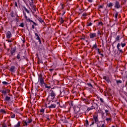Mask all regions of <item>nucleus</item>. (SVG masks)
I'll use <instances>...</instances> for the list:
<instances>
[{"instance_id": "09e8293b", "label": "nucleus", "mask_w": 127, "mask_h": 127, "mask_svg": "<svg viewBox=\"0 0 127 127\" xmlns=\"http://www.w3.org/2000/svg\"><path fill=\"white\" fill-rule=\"evenodd\" d=\"M100 101L101 103H104V100L103 98H100Z\"/></svg>"}, {"instance_id": "c03bdc74", "label": "nucleus", "mask_w": 127, "mask_h": 127, "mask_svg": "<svg viewBox=\"0 0 127 127\" xmlns=\"http://www.w3.org/2000/svg\"><path fill=\"white\" fill-rule=\"evenodd\" d=\"M61 23H64V19L63 18H61Z\"/></svg>"}, {"instance_id": "bb28decb", "label": "nucleus", "mask_w": 127, "mask_h": 127, "mask_svg": "<svg viewBox=\"0 0 127 127\" xmlns=\"http://www.w3.org/2000/svg\"><path fill=\"white\" fill-rule=\"evenodd\" d=\"M32 120L31 119H28V120H27V124H30L31 123H32Z\"/></svg>"}, {"instance_id": "338daca9", "label": "nucleus", "mask_w": 127, "mask_h": 127, "mask_svg": "<svg viewBox=\"0 0 127 127\" xmlns=\"http://www.w3.org/2000/svg\"><path fill=\"white\" fill-rule=\"evenodd\" d=\"M125 86H126V87H127V81H126V83L125 84Z\"/></svg>"}, {"instance_id": "864d4df0", "label": "nucleus", "mask_w": 127, "mask_h": 127, "mask_svg": "<svg viewBox=\"0 0 127 127\" xmlns=\"http://www.w3.org/2000/svg\"><path fill=\"white\" fill-rule=\"evenodd\" d=\"M90 108L92 109V110L95 109V107L94 106H92Z\"/></svg>"}, {"instance_id": "f03ea898", "label": "nucleus", "mask_w": 127, "mask_h": 127, "mask_svg": "<svg viewBox=\"0 0 127 127\" xmlns=\"http://www.w3.org/2000/svg\"><path fill=\"white\" fill-rule=\"evenodd\" d=\"M121 45L122 47L124 48L125 47V46H126V45H127V44H126V43H121V44L118 43L117 45L118 50H119L120 53H123V50L121 49L120 48Z\"/></svg>"}, {"instance_id": "f8f14e48", "label": "nucleus", "mask_w": 127, "mask_h": 127, "mask_svg": "<svg viewBox=\"0 0 127 127\" xmlns=\"http://www.w3.org/2000/svg\"><path fill=\"white\" fill-rule=\"evenodd\" d=\"M49 109H55L56 108V104H51L50 106H48Z\"/></svg>"}, {"instance_id": "6ab92c4d", "label": "nucleus", "mask_w": 127, "mask_h": 127, "mask_svg": "<svg viewBox=\"0 0 127 127\" xmlns=\"http://www.w3.org/2000/svg\"><path fill=\"white\" fill-rule=\"evenodd\" d=\"M10 100V97L6 96L4 99V101H7V102H9Z\"/></svg>"}, {"instance_id": "0e129e2a", "label": "nucleus", "mask_w": 127, "mask_h": 127, "mask_svg": "<svg viewBox=\"0 0 127 127\" xmlns=\"http://www.w3.org/2000/svg\"><path fill=\"white\" fill-rule=\"evenodd\" d=\"M109 112V111L108 110H105V113H106V114Z\"/></svg>"}, {"instance_id": "79ce46f5", "label": "nucleus", "mask_w": 127, "mask_h": 127, "mask_svg": "<svg viewBox=\"0 0 127 127\" xmlns=\"http://www.w3.org/2000/svg\"><path fill=\"white\" fill-rule=\"evenodd\" d=\"M2 127H7V126H6V124H5V123H3L2 124Z\"/></svg>"}, {"instance_id": "5701e85b", "label": "nucleus", "mask_w": 127, "mask_h": 127, "mask_svg": "<svg viewBox=\"0 0 127 127\" xmlns=\"http://www.w3.org/2000/svg\"><path fill=\"white\" fill-rule=\"evenodd\" d=\"M49 117H50V116L49 115H45V118L46 119V121H50V118H49Z\"/></svg>"}, {"instance_id": "dca6fc26", "label": "nucleus", "mask_w": 127, "mask_h": 127, "mask_svg": "<svg viewBox=\"0 0 127 127\" xmlns=\"http://www.w3.org/2000/svg\"><path fill=\"white\" fill-rule=\"evenodd\" d=\"M118 15H119V13L116 12V13L114 15V17L115 18V21H117L118 20Z\"/></svg>"}, {"instance_id": "bf43d9fd", "label": "nucleus", "mask_w": 127, "mask_h": 127, "mask_svg": "<svg viewBox=\"0 0 127 127\" xmlns=\"http://www.w3.org/2000/svg\"><path fill=\"white\" fill-rule=\"evenodd\" d=\"M100 8H103V6L102 5H100L99 6V9H100Z\"/></svg>"}, {"instance_id": "39448f33", "label": "nucleus", "mask_w": 127, "mask_h": 127, "mask_svg": "<svg viewBox=\"0 0 127 127\" xmlns=\"http://www.w3.org/2000/svg\"><path fill=\"white\" fill-rule=\"evenodd\" d=\"M39 81L41 84V85H45V83L44 82V80H43V77H42V75L39 76Z\"/></svg>"}, {"instance_id": "393cba45", "label": "nucleus", "mask_w": 127, "mask_h": 127, "mask_svg": "<svg viewBox=\"0 0 127 127\" xmlns=\"http://www.w3.org/2000/svg\"><path fill=\"white\" fill-rule=\"evenodd\" d=\"M82 101H83V102H84V103H85V104H86V105H88V104H89V102H88V100L84 98L82 99Z\"/></svg>"}, {"instance_id": "0eeeda50", "label": "nucleus", "mask_w": 127, "mask_h": 127, "mask_svg": "<svg viewBox=\"0 0 127 127\" xmlns=\"http://www.w3.org/2000/svg\"><path fill=\"white\" fill-rule=\"evenodd\" d=\"M113 6H114V3L112 2L107 3L106 5V7H109L110 9H112L113 8Z\"/></svg>"}, {"instance_id": "de8ad7c7", "label": "nucleus", "mask_w": 127, "mask_h": 127, "mask_svg": "<svg viewBox=\"0 0 127 127\" xmlns=\"http://www.w3.org/2000/svg\"><path fill=\"white\" fill-rule=\"evenodd\" d=\"M40 112V113H44V109H41Z\"/></svg>"}, {"instance_id": "052dcab7", "label": "nucleus", "mask_w": 127, "mask_h": 127, "mask_svg": "<svg viewBox=\"0 0 127 127\" xmlns=\"http://www.w3.org/2000/svg\"><path fill=\"white\" fill-rule=\"evenodd\" d=\"M14 5H15L16 7H17V3L16 2H15Z\"/></svg>"}, {"instance_id": "a19ab883", "label": "nucleus", "mask_w": 127, "mask_h": 127, "mask_svg": "<svg viewBox=\"0 0 127 127\" xmlns=\"http://www.w3.org/2000/svg\"><path fill=\"white\" fill-rule=\"evenodd\" d=\"M87 85L88 86V87H89L90 88H93V85H92V84L91 83H87Z\"/></svg>"}, {"instance_id": "49530a36", "label": "nucleus", "mask_w": 127, "mask_h": 127, "mask_svg": "<svg viewBox=\"0 0 127 127\" xmlns=\"http://www.w3.org/2000/svg\"><path fill=\"white\" fill-rule=\"evenodd\" d=\"M82 16H83L84 17L87 16V13H84L82 14Z\"/></svg>"}, {"instance_id": "e433bc0d", "label": "nucleus", "mask_w": 127, "mask_h": 127, "mask_svg": "<svg viewBox=\"0 0 127 127\" xmlns=\"http://www.w3.org/2000/svg\"><path fill=\"white\" fill-rule=\"evenodd\" d=\"M45 88H47V89H50L51 87L50 86H48L47 84H45Z\"/></svg>"}, {"instance_id": "412c9836", "label": "nucleus", "mask_w": 127, "mask_h": 127, "mask_svg": "<svg viewBox=\"0 0 127 127\" xmlns=\"http://www.w3.org/2000/svg\"><path fill=\"white\" fill-rule=\"evenodd\" d=\"M55 104L56 106H58V107H59L60 106V101L59 100H56Z\"/></svg>"}, {"instance_id": "f257e3e1", "label": "nucleus", "mask_w": 127, "mask_h": 127, "mask_svg": "<svg viewBox=\"0 0 127 127\" xmlns=\"http://www.w3.org/2000/svg\"><path fill=\"white\" fill-rule=\"evenodd\" d=\"M92 121H93L91 124H90V127H92V126H94L95 124H96V125H98V123H100V121H99V118L98 115H94L93 116V117L92 118Z\"/></svg>"}, {"instance_id": "b1692460", "label": "nucleus", "mask_w": 127, "mask_h": 127, "mask_svg": "<svg viewBox=\"0 0 127 127\" xmlns=\"http://www.w3.org/2000/svg\"><path fill=\"white\" fill-rule=\"evenodd\" d=\"M20 124H21L20 121H19L18 122V123L16 125L14 126V127H20Z\"/></svg>"}, {"instance_id": "c9c22d12", "label": "nucleus", "mask_w": 127, "mask_h": 127, "mask_svg": "<svg viewBox=\"0 0 127 127\" xmlns=\"http://www.w3.org/2000/svg\"><path fill=\"white\" fill-rule=\"evenodd\" d=\"M14 118H15V114H13L11 113V118L14 119Z\"/></svg>"}, {"instance_id": "a211bd4d", "label": "nucleus", "mask_w": 127, "mask_h": 127, "mask_svg": "<svg viewBox=\"0 0 127 127\" xmlns=\"http://www.w3.org/2000/svg\"><path fill=\"white\" fill-rule=\"evenodd\" d=\"M15 69V66H14V65H12L10 67L9 71H10V72H14Z\"/></svg>"}, {"instance_id": "7c9ffc66", "label": "nucleus", "mask_w": 127, "mask_h": 127, "mask_svg": "<svg viewBox=\"0 0 127 127\" xmlns=\"http://www.w3.org/2000/svg\"><path fill=\"white\" fill-rule=\"evenodd\" d=\"M97 51H98V54H100L101 56H104V55H103V54H101V52H100V49L98 48Z\"/></svg>"}, {"instance_id": "9d476101", "label": "nucleus", "mask_w": 127, "mask_h": 127, "mask_svg": "<svg viewBox=\"0 0 127 127\" xmlns=\"http://www.w3.org/2000/svg\"><path fill=\"white\" fill-rule=\"evenodd\" d=\"M49 95L52 96L54 98H55V96H56V95L55 94V92H54L53 90H50V93Z\"/></svg>"}, {"instance_id": "e2e57ef3", "label": "nucleus", "mask_w": 127, "mask_h": 127, "mask_svg": "<svg viewBox=\"0 0 127 127\" xmlns=\"http://www.w3.org/2000/svg\"><path fill=\"white\" fill-rule=\"evenodd\" d=\"M6 41H8V42H12V41L11 40H6Z\"/></svg>"}, {"instance_id": "6e6d98bb", "label": "nucleus", "mask_w": 127, "mask_h": 127, "mask_svg": "<svg viewBox=\"0 0 127 127\" xmlns=\"http://www.w3.org/2000/svg\"><path fill=\"white\" fill-rule=\"evenodd\" d=\"M101 127H106V126H105V124H103L101 125Z\"/></svg>"}, {"instance_id": "a18cd8bd", "label": "nucleus", "mask_w": 127, "mask_h": 127, "mask_svg": "<svg viewBox=\"0 0 127 127\" xmlns=\"http://www.w3.org/2000/svg\"><path fill=\"white\" fill-rule=\"evenodd\" d=\"M10 15L11 17H14V15L13 14V12H11Z\"/></svg>"}, {"instance_id": "c85d7f7f", "label": "nucleus", "mask_w": 127, "mask_h": 127, "mask_svg": "<svg viewBox=\"0 0 127 127\" xmlns=\"http://www.w3.org/2000/svg\"><path fill=\"white\" fill-rule=\"evenodd\" d=\"M97 44L95 43L94 45H93L92 48L93 49H97Z\"/></svg>"}, {"instance_id": "ddd939ff", "label": "nucleus", "mask_w": 127, "mask_h": 127, "mask_svg": "<svg viewBox=\"0 0 127 127\" xmlns=\"http://www.w3.org/2000/svg\"><path fill=\"white\" fill-rule=\"evenodd\" d=\"M120 40H121V35H118L115 38V41L114 43L117 42V41H120Z\"/></svg>"}, {"instance_id": "58836bf2", "label": "nucleus", "mask_w": 127, "mask_h": 127, "mask_svg": "<svg viewBox=\"0 0 127 127\" xmlns=\"http://www.w3.org/2000/svg\"><path fill=\"white\" fill-rule=\"evenodd\" d=\"M2 83L3 84V85H8V82H7L6 81H3Z\"/></svg>"}, {"instance_id": "423d86ee", "label": "nucleus", "mask_w": 127, "mask_h": 127, "mask_svg": "<svg viewBox=\"0 0 127 127\" xmlns=\"http://www.w3.org/2000/svg\"><path fill=\"white\" fill-rule=\"evenodd\" d=\"M23 15L24 16L25 19H26V21H29V22H33V21L28 18L27 16L26 15V13L25 12H23Z\"/></svg>"}, {"instance_id": "4468645a", "label": "nucleus", "mask_w": 127, "mask_h": 127, "mask_svg": "<svg viewBox=\"0 0 127 127\" xmlns=\"http://www.w3.org/2000/svg\"><path fill=\"white\" fill-rule=\"evenodd\" d=\"M2 94H3V95H6V93H9V90H8V89H3L2 91Z\"/></svg>"}, {"instance_id": "4be33fe9", "label": "nucleus", "mask_w": 127, "mask_h": 127, "mask_svg": "<svg viewBox=\"0 0 127 127\" xmlns=\"http://www.w3.org/2000/svg\"><path fill=\"white\" fill-rule=\"evenodd\" d=\"M104 79H105V80L106 81V82H107V83H110V78H109V77L105 76L104 77Z\"/></svg>"}, {"instance_id": "72a5a7b5", "label": "nucleus", "mask_w": 127, "mask_h": 127, "mask_svg": "<svg viewBox=\"0 0 127 127\" xmlns=\"http://www.w3.org/2000/svg\"><path fill=\"white\" fill-rule=\"evenodd\" d=\"M93 25V23H87V26H92Z\"/></svg>"}, {"instance_id": "4d7b16f0", "label": "nucleus", "mask_w": 127, "mask_h": 127, "mask_svg": "<svg viewBox=\"0 0 127 127\" xmlns=\"http://www.w3.org/2000/svg\"><path fill=\"white\" fill-rule=\"evenodd\" d=\"M88 2H93V0H87Z\"/></svg>"}, {"instance_id": "5fc2aeb1", "label": "nucleus", "mask_w": 127, "mask_h": 127, "mask_svg": "<svg viewBox=\"0 0 127 127\" xmlns=\"http://www.w3.org/2000/svg\"><path fill=\"white\" fill-rule=\"evenodd\" d=\"M33 10H36V7H35V6L33 7L32 8Z\"/></svg>"}, {"instance_id": "f704fd0d", "label": "nucleus", "mask_w": 127, "mask_h": 127, "mask_svg": "<svg viewBox=\"0 0 127 127\" xmlns=\"http://www.w3.org/2000/svg\"><path fill=\"white\" fill-rule=\"evenodd\" d=\"M60 8H61V9H64V4H61L60 5Z\"/></svg>"}, {"instance_id": "1a4fd4ad", "label": "nucleus", "mask_w": 127, "mask_h": 127, "mask_svg": "<svg viewBox=\"0 0 127 127\" xmlns=\"http://www.w3.org/2000/svg\"><path fill=\"white\" fill-rule=\"evenodd\" d=\"M15 51H16V48H11L10 50V54L11 55H13L14 53H15Z\"/></svg>"}, {"instance_id": "cd10ccee", "label": "nucleus", "mask_w": 127, "mask_h": 127, "mask_svg": "<svg viewBox=\"0 0 127 127\" xmlns=\"http://www.w3.org/2000/svg\"><path fill=\"white\" fill-rule=\"evenodd\" d=\"M0 112L2 113V114H6V111L4 109H1Z\"/></svg>"}, {"instance_id": "4c0bfd02", "label": "nucleus", "mask_w": 127, "mask_h": 127, "mask_svg": "<svg viewBox=\"0 0 127 127\" xmlns=\"http://www.w3.org/2000/svg\"><path fill=\"white\" fill-rule=\"evenodd\" d=\"M92 108L91 107H89L87 108V110H86V112H90V111H92Z\"/></svg>"}, {"instance_id": "680f3d73", "label": "nucleus", "mask_w": 127, "mask_h": 127, "mask_svg": "<svg viewBox=\"0 0 127 127\" xmlns=\"http://www.w3.org/2000/svg\"><path fill=\"white\" fill-rule=\"evenodd\" d=\"M32 27L33 29H34V28H35V27H34V25H32Z\"/></svg>"}, {"instance_id": "13d9d810", "label": "nucleus", "mask_w": 127, "mask_h": 127, "mask_svg": "<svg viewBox=\"0 0 127 127\" xmlns=\"http://www.w3.org/2000/svg\"><path fill=\"white\" fill-rule=\"evenodd\" d=\"M53 70H54V69H53V68H51V69H49V71H50V72H52V71H53Z\"/></svg>"}, {"instance_id": "9b49d317", "label": "nucleus", "mask_w": 127, "mask_h": 127, "mask_svg": "<svg viewBox=\"0 0 127 127\" xmlns=\"http://www.w3.org/2000/svg\"><path fill=\"white\" fill-rule=\"evenodd\" d=\"M97 36V34L96 33H91L89 35L90 38H95Z\"/></svg>"}, {"instance_id": "6e6552de", "label": "nucleus", "mask_w": 127, "mask_h": 127, "mask_svg": "<svg viewBox=\"0 0 127 127\" xmlns=\"http://www.w3.org/2000/svg\"><path fill=\"white\" fill-rule=\"evenodd\" d=\"M35 36H36L35 39H36V40H39V44H41V43H42V42H41V40H40V37H39V35H38V34H37V33H36L35 34Z\"/></svg>"}, {"instance_id": "a878e982", "label": "nucleus", "mask_w": 127, "mask_h": 127, "mask_svg": "<svg viewBox=\"0 0 127 127\" xmlns=\"http://www.w3.org/2000/svg\"><path fill=\"white\" fill-rule=\"evenodd\" d=\"M116 83L118 85H119V84H122L123 83V81L121 80H117Z\"/></svg>"}, {"instance_id": "8fccbe9b", "label": "nucleus", "mask_w": 127, "mask_h": 127, "mask_svg": "<svg viewBox=\"0 0 127 127\" xmlns=\"http://www.w3.org/2000/svg\"><path fill=\"white\" fill-rule=\"evenodd\" d=\"M85 122H86V125L88 126V125H89V122L88 121V120H86L85 121Z\"/></svg>"}, {"instance_id": "3c124183", "label": "nucleus", "mask_w": 127, "mask_h": 127, "mask_svg": "<svg viewBox=\"0 0 127 127\" xmlns=\"http://www.w3.org/2000/svg\"><path fill=\"white\" fill-rule=\"evenodd\" d=\"M33 23L35 26H37V24H36V23H35L34 21H33Z\"/></svg>"}, {"instance_id": "69168bd1", "label": "nucleus", "mask_w": 127, "mask_h": 127, "mask_svg": "<svg viewBox=\"0 0 127 127\" xmlns=\"http://www.w3.org/2000/svg\"><path fill=\"white\" fill-rule=\"evenodd\" d=\"M30 6H32V5H33L32 3H31V2H30Z\"/></svg>"}, {"instance_id": "603ef678", "label": "nucleus", "mask_w": 127, "mask_h": 127, "mask_svg": "<svg viewBox=\"0 0 127 127\" xmlns=\"http://www.w3.org/2000/svg\"><path fill=\"white\" fill-rule=\"evenodd\" d=\"M99 25H103V22H100L99 23H98Z\"/></svg>"}, {"instance_id": "2eb2a0df", "label": "nucleus", "mask_w": 127, "mask_h": 127, "mask_svg": "<svg viewBox=\"0 0 127 127\" xmlns=\"http://www.w3.org/2000/svg\"><path fill=\"white\" fill-rule=\"evenodd\" d=\"M53 99H54V97H52L51 96L49 95L47 98V101H49V102H51V101L53 100Z\"/></svg>"}, {"instance_id": "f3484780", "label": "nucleus", "mask_w": 127, "mask_h": 127, "mask_svg": "<svg viewBox=\"0 0 127 127\" xmlns=\"http://www.w3.org/2000/svg\"><path fill=\"white\" fill-rule=\"evenodd\" d=\"M22 124L24 127H27L28 126L27 121H25V120L22 121Z\"/></svg>"}, {"instance_id": "473e14b6", "label": "nucleus", "mask_w": 127, "mask_h": 127, "mask_svg": "<svg viewBox=\"0 0 127 127\" xmlns=\"http://www.w3.org/2000/svg\"><path fill=\"white\" fill-rule=\"evenodd\" d=\"M107 122H112V118H106Z\"/></svg>"}, {"instance_id": "20e7f679", "label": "nucleus", "mask_w": 127, "mask_h": 127, "mask_svg": "<svg viewBox=\"0 0 127 127\" xmlns=\"http://www.w3.org/2000/svg\"><path fill=\"white\" fill-rule=\"evenodd\" d=\"M12 36V35L11 34V32L10 31H7V32H6V38H8V39H9V38H11Z\"/></svg>"}, {"instance_id": "774afa93", "label": "nucleus", "mask_w": 127, "mask_h": 127, "mask_svg": "<svg viewBox=\"0 0 127 127\" xmlns=\"http://www.w3.org/2000/svg\"><path fill=\"white\" fill-rule=\"evenodd\" d=\"M24 56H23L22 59H24Z\"/></svg>"}, {"instance_id": "c756f323", "label": "nucleus", "mask_w": 127, "mask_h": 127, "mask_svg": "<svg viewBox=\"0 0 127 127\" xmlns=\"http://www.w3.org/2000/svg\"><path fill=\"white\" fill-rule=\"evenodd\" d=\"M21 56V55H20V54H18L16 56L17 59H18L19 60V59H20Z\"/></svg>"}, {"instance_id": "37998d69", "label": "nucleus", "mask_w": 127, "mask_h": 127, "mask_svg": "<svg viewBox=\"0 0 127 127\" xmlns=\"http://www.w3.org/2000/svg\"><path fill=\"white\" fill-rule=\"evenodd\" d=\"M97 34H98L99 35H102V33H101V31L100 30H98L97 31Z\"/></svg>"}, {"instance_id": "aec40b11", "label": "nucleus", "mask_w": 127, "mask_h": 127, "mask_svg": "<svg viewBox=\"0 0 127 127\" xmlns=\"http://www.w3.org/2000/svg\"><path fill=\"white\" fill-rule=\"evenodd\" d=\"M38 20L39 21V22H40L41 23H42V22H43L44 23V21L42 19V18L38 17Z\"/></svg>"}, {"instance_id": "ea45409f", "label": "nucleus", "mask_w": 127, "mask_h": 127, "mask_svg": "<svg viewBox=\"0 0 127 127\" xmlns=\"http://www.w3.org/2000/svg\"><path fill=\"white\" fill-rule=\"evenodd\" d=\"M20 27H24V24L23 23H21L19 25Z\"/></svg>"}, {"instance_id": "2f4dec72", "label": "nucleus", "mask_w": 127, "mask_h": 127, "mask_svg": "<svg viewBox=\"0 0 127 127\" xmlns=\"http://www.w3.org/2000/svg\"><path fill=\"white\" fill-rule=\"evenodd\" d=\"M24 9L25 11H26L27 13H30L29 10H28V9H27V8H26V7H24Z\"/></svg>"}, {"instance_id": "7ed1b4c3", "label": "nucleus", "mask_w": 127, "mask_h": 127, "mask_svg": "<svg viewBox=\"0 0 127 127\" xmlns=\"http://www.w3.org/2000/svg\"><path fill=\"white\" fill-rule=\"evenodd\" d=\"M114 7H115L116 8H117V9H119V8H120L121 4L120 3V2L119 1H116L114 2Z\"/></svg>"}]
</instances>
